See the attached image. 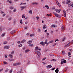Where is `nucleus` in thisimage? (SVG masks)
Segmentation results:
<instances>
[{"mask_svg":"<svg viewBox=\"0 0 73 73\" xmlns=\"http://www.w3.org/2000/svg\"><path fill=\"white\" fill-rule=\"evenodd\" d=\"M53 13L54 15L56 17H59V18H61V16L60 15L58 14L55 13Z\"/></svg>","mask_w":73,"mask_h":73,"instance_id":"nucleus-1","label":"nucleus"},{"mask_svg":"<svg viewBox=\"0 0 73 73\" xmlns=\"http://www.w3.org/2000/svg\"><path fill=\"white\" fill-rule=\"evenodd\" d=\"M61 61H62L61 62V64H63V63H66V61L64 59H61Z\"/></svg>","mask_w":73,"mask_h":73,"instance_id":"nucleus-2","label":"nucleus"},{"mask_svg":"<svg viewBox=\"0 0 73 73\" xmlns=\"http://www.w3.org/2000/svg\"><path fill=\"white\" fill-rule=\"evenodd\" d=\"M35 53H37V55H38V56H41V53H40V51H35Z\"/></svg>","mask_w":73,"mask_h":73,"instance_id":"nucleus-3","label":"nucleus"},{"mask_svg":"<svg viewBox=\"0 0 73 73\" xmlns=\"http://www.w3.org/2000/svg\"><path fill=\"white\" fill-rule=\"evenodd\" d=\"M52 65H48V66H46V68H47V69H49V68H52Z\"/></svg>","mask_w":73,"mask_h":73,"instance_id":"nucleus-4","label":"nucleus"},{"mask_svg":"<svg viewBox=\"0 0 73 73\" xmlns=\"http://www.w3.org/2000/svg\"><path fill=\"white\" fill-rule=\"evenodd\" d=\"M26 41V40L24 39V40H23L22 41H21V42L20 43V44L24 43Z\"/></svg>","mask_w":73,"mask_h":73,"instance_id":"nucleus-5","label":"nucleus"},{"mask_svg":"<svg viewBox=\"0 0 73 73\" xmlns=\"http://www.w3.org/2000/svg\"><path fill=\"white\" fill-rule=\"evenodd\" d=\"M10 33L11 34H13V33H16V31H15V30H14L11 32Z\"/></svg>","mask_w":73,"mask_h":73,"instance_id":"nucleus-6","label":"nucleus"},{"mask_svg":"<svg viewBox=\"0 0 73 73\" xmlns=\"http://www.w3.org/2000/svg\"><path fill=\"white\" fill-rule=\"evenodd\" d=\"M29 51H30V50H29L26 49V50L25 51V53H28V52H29Z\"/></svg>","mask_w":73,"mask_h":73,"instance_id":"nucleus-7","label":"nucleus"},{"mask_svg":"<svg viewBox=\"0 0 73 73\" xmlns=\"http://www.w3.org/2000/svg\"><path fill=\"white\" fill-rule=\"evenodd\" d=\"M63 12H64V17H66V11H65L63 10Z\"/></svg>","mask_w":73,"mask_h":73,"instance_id":"nucleus-8","label":"nucleus"},{"mask_svg":"<svg viewBox=\"0 0 73 73\" xmlns=\"http://www.w3.org/2000/svg\"><path fill=\"white\" fill-rule=\"evenodd\" d=\"M55 11H56V12H58V13H60V10H59L58 9H55Z\"/></svg>","mask_w":73,"mask_h":73,"instance_id":"nucleus-9","label":"nucleus"},{"mask_svg":"<svg viewBox=\"0 0 73 73\" xmlns=\"http://www.w3.org/2000/svg\"><path fill=\"white\" fill-rule=\"evenodd\" d=\"M46 28V25H44L43 26V28L44 29H45V28Z\"/></svg>","mask_w":73,"mask_h":73,"instance_id":"nucleus-10","label":"nucleus"},{"mask_svg":"<svg viewBox=\"0 0 73 73\" xmlns=\"http://www.w3.org/2000/svg\"><path fill=\"white\" fill-rule=\"evenodd\" d=\"M58 68L55 71V72L56 73H58Z\"/></svg>","mask_w":73,"mask_h":73,"instance_id":"nucleus-11","label":"nucleus"},{"mask_svg":"<svg viewBox=\"0 0 73 73\" xmlns=\"http://www.w3.org/2000/svg\"><path fill=\"white\" fill-rule=\"evenodd\" d=\"M47 41H48V40H46L45 42H44V44H46L47 45H48V44H49V42L48 43H47Z\"/></svg>","mask_w":73,"mask_h":73,"instance_id":"nucleus-12","label":"nucleus"},{"mask_svg":"<svg viewBox=\"0 0 73 73\" xmlns=\"http://www.w3.org/2000/svg\"><path fill=\"white\" fill-rule=\"evenodd\" d=\"M32 41L30 40L27 42V44H30L32 43Z\"/></svg>","mask_w":73,"mask_h":73,"instance_id":"nucleus-13","label":"nucleus"},{"mask_svg":"<svg viewBox=\"0 0 73 73\" xmlns=\"http://www.w3.org/2000/svg\"><path fill=\"white\" fill-rule=\"evenodd\" d=\"M64 26L63 25L62 27V31H64V29H65V27H64Z\"/></svg>","mask_w":73,"mask_h":73,"instance_id":"nucleus-14","label":"nucleus"},{"mask_svg":"<svg viewBox=\"0 0 73 73\" xmlns=\"http://www.w3.org/2000/svg\"><path fill=\"white\" fill-rule=\"evenodd\" d=\"M40 55H37L36 56L37 57L38 60H40Z\"/></svg>","mask_w":73,"mask_h":73,"instance_id":"nucleus-15","label":"nucleus"},{"mask_svg":"<svg viewBox=\"0 0 73 73\" xmlns=\"http://www.w3.org/2000/svg\"><path fill=\"white\" fill-rule=\"evenodd\" d=\"M69 3H70V0L68 1V0H67L66 2V4H69Z\"/></svg>","mask_w":73,"mask_h":73,"instance_id":"nucleus-16","label":"nucleus"},{"mask_svg":"<svg viewBox=\"0 0 73 73\" xmlns=\"http://www.w3.org/2000/svg\"><path fill=\"white\" fill-rule=\"evenodd\" d=\"M44 42H43L42 41L40 42V44H41V45H43V46H44Z\"/></svg>","mask_w":73,"mask_h":73,"instance_id":"nucleus-17","label":"nucleus"},{"mask_svg":"<svg viewBox=\"0 0 73 73\" xmlns=\"http://www.w3.org/2000/svg\"><path fill=\"white\" fill-rule=\"evenodd\" d=\"M9 56L11 58H13V55H12L11 54H9Z\"/></svg>","mask_w":73,"mask_h":73,"instance_id":"nucleus-18","label":"nucleus"},{"mask_svg":"<svg viewBox=\"0 0 73 73\" xmlns=\"http://www.w3.org/2000/svg\"><path fill=\"white\" fill-rule=\"evenodd\" d=\"M56 3L57 4H58V5H59V6H60V4L58 3V2L57 1H56Z\"/></svg>","mask_w":73,"mask_h":73,"instance_id":"nucleus-19","label":"nucleus"},{"mask_svg":"<svg viewBox=\"0 0 73 73\" xmlns=\"http://www.w3.org/2000/svg\"><path fill=\"white\" fill-rule=\"evenodd\" d=\"M7 3H9L10 4H11L12 3V1L10 0L9 1V0H8L7 1Z\"/></svg>","mask_w":73,"mask_h":73,"instance_id":"nucleus-20","label":"nucleus"},{"mask_svg":"<svg viewBox=\"0 0 73 73\" xmlns=\"http://www.w3.org/2000/svg\"><path fill=\"white\" fill-rule=\"evenodd\" d=\"M38 47L36 46V47L35 48V52H36V51L37 50H38Z\"/></svg>","mask_w":73,"mask_h":73,"instance_id":"nucleus-21","label":"nucleus"},{"mask_svg":"<svg viewBox=\"0 0 73 73\" xmlns=\"http://www.w3.org/2000/svg\"><path fill=\"white\" fill-rule=\"evenodd\" d=\"M32 4L33 5H34V4H36V5H38V4L37 3L35 2V3H32Z\"/></svg>","mask_w":73,"mask_h":73,"instance_id":"nucleus-22","label":"nucleus"},{"mask_svg":"<svg viewBox=\"0 0 73 73\" xmlns=\"http://www.w3.org/2000/svg\"><path fill=\"white\" fill-rule=\"evenodd\" d=\"M5 48L7 49H9V47L8 46H5Z\"/></svg>","mask_w":73,"mask_h":73,"instance_id":"nucleus-23","label":"nucleus"},{"mask_svg":"<svg viewBox=\"0 0 73 73\" xmlns=\"http://www.w3.org/2000/svg\"><path fill=\"white\" fill-rule=\"evenodd\" d=\"M9 60L10 61H14V60L13 59H9Z\"/></svg>","mask_w":73,"mask_h":73,"instance_id":"nucleus-24","label":"nucleus"},{"mask_svg":"<svg viewBox=\"0 0 73 73\" xmlns=\"http://www.w3.org/2000/svg\"><path fill=\"white\" fill-rule=\"evenodd\" d=\"M13 66H17V63H15L14 64H13Z\"/></svg>","mask_w":73,"mask_h":73,"instance_id":"nucleus-25","label":"nucleus"},{"mask_svg":"<svg viewBox=\"0 0 73 73\" xmlns=\"http://www.w3.org/2000/svg\"><path fill=\"white\" fill-rule=\"evenodd\" d=\"M45 7H46V8H47V9H49V6L47 5H46L45 6Z\"/></svg>","mask_w":73,"mask_h":73,"instance_id":"nucleus-26","label":"nucleus"},{"mask_svg":"<svg viewBox=\"0 0 73 73\" xmlns=\"http://www.w3.org/2000/svg\"><path fill=\"white\" fill-rule=\"evenodd\" d=\"M25 8V7L24 6H21V7H20V8L22 9H24Z\"/></svg>","mask_w":73,"mask_h":73,"instance_id":"nucleus-27","label":"nucleus"},{"mask_svg":"<svg viewBox=\"0 0 73 73\" xmlns=\"http://www.w3.org/2000/svg\"><path fill=\"white\" fill-rule=\"evenodd\" d=\"M11 39V38L9 37H8L7 38V40L9 41V40H10V39Z\"/></svg>","mask_w":73,"mask_h":73,"instance_id":"nucleus-28","label":"nucleus"},{"mask_svg":"<svg viewBox=\"0 0 73 73\" xmlns=\"http://www.w3.org/2000/svg\"><path fill=\"white\" fill-rule=\"evenodd\" d=\"M9 70V69H8L6 68V70H5V72H8V71Z\"/></svg>","mask_w":73,"mask_h":73,"instance_id":"nucleus-29","label":"nucleus"},{"mask_svg":"<svg viewBox=\"0 0 73 73\" xmlns=\"http://www.w3.org/2000/svg\"><path fill=\"white\" fill-rule=\"evenodd\" d=\"M23 46V44H21L19 45H18V46L19 48H20V47H21V46Z\"/></svg>","mask_w":73,"mask_h":73,"instance_id":"nucleus-30","label":"nucleus"},{"mask_svg":"<svg viewBox=\"0 0 73 73\" xmlns=\"http://www.w3.org/2000/svg\"><path fill=\"white\" fill-rule=\"evenodd\" d=\"M17 65H21V63L20 62L17 63Z\"/></svg>","mask_w":73,"mask_h":73,"instance_id":"nucleus-31","label":"nucleus"},{"mask_svg":"<svg viewBox=\"0 0 73 73\" xmlns=\"http://www.w3.org/2000/svg\"><path fill=\"white\" fill-rule=\"evenodd\" d=\"M27 4L26 3H21V4H20V5H22L23 4Z\"/></svg>","mask_w":73,"mask_h":73,"instance_id":"nucleus-32","label":"nucleus"},{"mask_svg":"<svg viewBox=\"0 0 73 73\" xmlns=\"http://www.w3.org/2000/svg\"><path fill=\"white\" fill-rule=\"evenodd\" d=\"M71 53H70V52H68V56H71Z\"/></svg>","mask_w":73,"mask_h":73,"instance_id":"nucleus-33","label":"nucleus"},{"mask_svg":"<svg viewBox=\"0 0 73 73\" xmlns=\"http://www.w3.org/2000/svg\"><path fill=\"white\" fill-rule=\"evenodd\" d=\"M69 46V45L67 44V45H65V47H66H66H68V46Z\"/></svg>","mask_w":73,"mask_h":73,"instance_id":"nucleus-34","label":"nucleus"},{"mask_svg":"<svg viewBox=\"0 0 73 73\" xmlns=\"http://www.w3.org/2000/svg\"><path fill=\"white\" fill-rule=\"evenodd\" d=\"M25 16H24V15H23L22 16V18L23 19H24V18H25Z\"/></svg>","mask_w":73,"mask_h":73,"instance_id":"nucleus-35","label":"nucleus"},{"mask_svg":"<svg viewBox=\"0 0 73 73\" xmlns=\"http://www.w3.org/2000/svg\"><path fill=\"white\" fill-rule=\"evenodd\" d=\"M29 46H33V44H29Z\"/></svg>","mask_w":73,"mask_h":73,"instance_id":"nucleus-36","label":"nucleus"},{"mask_svg":"<svg viewBox=\"0 0 73 73\" xmlns=\"http://www.w3.org/2000/svg\"><path fill=\"white\" fill-rule=\"evenodd\" d=\"M34 36V34H30V37H32V36Z\"/></svg>","mask_w":73,"mask_h":73,"instance_id":"nucleus-37","label":"nucleus"},{"mask_svg":"<svg viewBox=\"0 0 73 73\" xmlns=\"http://www.w3.org/2000/svg\"><path fill=\"white\" fill-rule=\"evenodd\" d=\"M29 13H30V14H32V10H31L30 11H29Z\"/></svg>","mask_w":73,"mask_h":73,"instance_id":"nucleus-38","label":"nucleus"},{"mask_svg":"<svg viewBox=\"0 0 73 73\" xmlns=\"http://www.w3.org/2000/svg\"><path fill=\"white\" fill-rule=\"evenodd\" d=\"M3 63L4 64H8V63L7 62H6L5 61H4Z\"/></svg>","mask_w":73,"mask_h":73,"instance_id":"nucleus-39","label":"nucleus"},{"mask_svg":"<svg viewBox=\"0 0 73 73\" xmlns=\"http://www.w3.org/2000/svg\"><path fill=\"white\" fill-rule=\"evenodd\" d=\"M11 54H14V51H12L11 52Z\"/></svg>","mask_w":73,"mask_h":73,"instance_id":"nucleus-40","label":"nucleus"},{"mask_svg":"<svg viewBox=\"0 0 73 73\" xmlns=\"http://www.w3.org/2000/svg\"><path fill=\"white\" fill-rule=\"evenodd\" d=\"M5 33H4L1 36L2 37H3V36H5Z\"/></svg>","mask_w":73,"mask_h":73,"instance_id":"nucleus-41","label":"nucleus"},{"mask_svg":"<svg viewBox=\"0 0 73 73\" xmlns=\"http://www.w3.org/2000/svg\"><path fill=\"white\" fill-rule=\"evenodd\" d=\"M17 73H23V72L21 71H19L17 72Z\"/></svg>","mask_w":73,"mask_h":73,"instance_id":"nucleus-42","label":"nucleus"},{"mask_svg":"<svg viewBox=\"0 0 73 73\" xmlns=\"http://www.w3.org/2000/svg\"><path fill=\"white\" fill-rule=\"evenodd\" d=\"M51 27H53V28H54V27H55V25H51Z\"/></svg>","mask_w":73,"mask_h":73,"instance_id":"nucleus-43","label":"nucleus"},{"mask_svg":"<svg viewBox=\"0 0 73 73\" xmlns=\"http://www.w3.org/2000/svg\"><path fill=\"white\" fill-rule=\"evenodd\" d=\"M20 23L21 24H23V22H22V20L21 19L20 21Z\"/></svg>","mask_w":73,"mask_h":73,"instance_id":"nucleus-44","label":"nucleus"},{"mask_svg":"<svg viewBox=\"0 0 73 73\" xmlns=\"http://www.w3.org/2000/svg\"><path fill=\"white\" fill-rule=\"evenodd\" d=\"M7 41H5L4 42V44H7Z\"/></svg>","mask_w":73,"mask_h":73,"instance_id":"nucleus-45","label":"nucleus"},{"mask_svg":"<svg viewBox=\"0 0 73 73\" xmlns=\"http://www.w3.org/2000/svg\"><path fill=\"white\" fill-rule=\"evenodd\" d=\"M12 69H11L9 71V73H12Z\"/></svg>","mask_w":73,"mask_h":73,"instance_id":"nucleus-46","label":"nucleus"},{"mask_svg":"<svg viewBox=\"0 0 73 73\" xmlns=\"http://www.w3.org/2000/svg\"><path fill=\"white\" fill-rule=\"evenodd\" d=\"M10 9H13V7H10Z\"/></svg>","mask_w":73,"mask_h":73,"instance_id":"nucleus-47","label":"nucleus"},{"mask_svg":"<svg viewBox=\"0 0 73 73\" xmlns=\"http://www.w3.org/2000/svg\"><path fill=\"white\" fill-rule=\"evenodd\" d=\"M52 61H56V60L55 59H52L51 60Z\"/></svg>","mask_w":73,"mask_h":73,"instance_id":"nucleus-48","label":"nucleus"},{"mask_svg":"<svg viewBox=\"0 0 73 73\" xmlns=\"http://www.w3.org/2000/svg\"><path fill=\"white\" fill-rule=\"evenodd\" d=\"M65 37H64L63 38L62 41H64L65 40Z\"/></svg>","mask_w":73,"mask_h":73,"instance_id":"nucleus-49","label":"nucleus"},{"mask_svg":"<svg viewBox=\"0 0 73 73\" xmlns=\"http://www.w3.org/2000/svg\"><path fill=\"white\" fill-rule=\"evenodd\" d=\"M53 42V40H52L49 42V43H52V42Z\"/></svg>","mask_w":73,"mask_h":73,"instance_id":"nucleus-50","label":"nucleus"},{"mask_svg":"<svg viewBox=\"0 0 73 73\" xmlns=\"http://www.w3.org/2000/svg\"><path fill=\"white\" fill-rule=\"evenodd\" d=\"M1 31H2L1 27H0V32H1Z\"/></svg>","mask_w":73,"mask_h":73,"instance_id":"nucleus-51","label":"nucleus"},{"mask_svg":"<svg viewBox=\"0 0 73 73\" xmlns=\"http://www.w3.org/2000/svg\"><path fill=\"white\" fill-rule=\"evenodd\" d=\"M3 68H2L0 70V73L2 71H3Z\"/></svg>","mask_w":73,"mask_h":73,"instance_id":"nucleus-52","label":"nucleus"},{"mask_svg":"<svg viewBox=\"0 0 73 73\" xmlns=\"http://www.w3.org/2000/svg\"><path fill=\"white\" fill-rule=\"evenodd\" d=\"M46 58H43V60H42V61H44V60H45V59Z\"/></svg>","mask_w":73,"mask_h":73,"instance_id":"nucleus-53","label":"nucleus"},{"mask_svg":"<svg viewBox=\"0 0 73 73\" xmlns=\"http://www.w3.org/2000/svg\"><path fill=\"white\" fill-rule=\"evenodd\" d=\"M16 9H14V10H13V12H16Z\"/></svg>","mask_w":73,"mask_h":73,"instance_id":"nucleus-54","label":"nucleus"},{"mask_svg":"<svg viewBox=\"0 0 73 73\" xmlns=\"http://www.w3.org/2000/svg\"><path fill=\"white\" fill-rule=\"evenodd\" d=\"M12 19V17H10L9 18L8 20H11Z\"/></svg>","mask_w":73,"mask_h":73,"instance_id":"nucleus-55","label":"nucleus"},{"mask_svg":"<svg viewBox=\"0 0 73 73\" xmlns=\"http://www.w3.org/2000/svg\"><path fill=\"white\" fill-rule=\"evenodd\" d=\"M49 55H50V56H53V54H49Z\"/></svg>","mask_w":73,"mask_h":73,"instance_id":"nucleus-56","label":"nucleus"},{"mask_svg":"<svg viewBox=\"0 0 73 73\" xmlns=\"http://www.w3.org/2000/svg\"><path fill=\"white\" fill-rule=\"evenodd\" d=\"M38 31L39 32H41V30L39 29H38Z\"/></svg>","mask_w":73,"mask_h":73,"instance_id":"nucleus-57","label":"nucleus"},{"mask_svg":"<svg viewBox=\"0 0 73 73\" xmlns=\"http://www.w3.org/2000/svg\"><path fill=\"white\" fill-rule=\"evenodd\" d=\"M62 3H63V4H65V1H62Z\"/></svg>","mask_w":73,"mask_h":73,"instance_id":"nucleus-58","label":"nucleus"},{"mask_svg":"<svg viewBox=\"0 0 73 73\" xmlns=\"http://www.w3.org/2000/svg\"><path fill=\"white\" fill-rule=\"evenodd\" d=\"M23 49V50H25V47H23V49Z\"/></svg>","mask_w":73,"mask_h":73,"instance_id":"nucleus-59","label":"nucleus"},{"mask_svg":"<svg viewBox=\"0 0 73 73\" xmlns=\"http://www.w3.org/2000/svg\"><path fill=\"white\" fill-rule=\"evenodd\" d=\"M71 3L70 4H69L68 5V6L69 7H70V6H71Z\"/></svg>","mask_w":73,"mask_h":73,"instance_id":"nucleus-60","label":"nucleus"},{"mask_svg":"<svg viewBox=\"0 0 73 73\" xmlns=\"http://www.w3.org/2000/svg\"><path fill=\"white\" fill-rule=\"evenodd\" d=\"M20 42V41H18L17 42V44H20V42Z\"/></svg>","mask_w":73,"mask_h":73,"instance_id":"nucleus-61","label":"nucleus"},{"mask_svg":"<svg viewBox=\"0 0 73 73\" xmlns=\"http://www.w3.org/2000/svg\"><path fill=\"white\" fill-rule=\"evenodd\" d=\"M5 58H8V56H7V55H5Z\"/></svg>","mask_w":73,"mask_h":73,"instance_id":"nucleus-62","label":"nucleus"},{"mask_svg":"<svg viewBox=\"0 0 73 73\" xmlns=\"http://www.w3.org/2000/svg\"><path fill=\"white\" fill-rule=\"evenodd\" d=\"M36 19H37V20H38L39 19V17H37Z\"/></svg>","mask_w":73,"mask_h":73,"instance_id":"nucleus-63","label":"nucleus"},{"mask_svg":"<svg viewBox=\"0 0 73 73\" xmlns=\"http://www.w3.org/2000/svg\"><path fill=\"white\" fill-rule=\"evenodd\" d=\"M71 5L72 6V7H73V3H72Z\"/></svg>","mask_w":73,"mask_h":73,"instance_id":"nucleus-64","label":"nucleus"}]
</instances>
